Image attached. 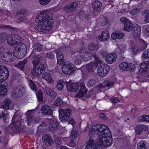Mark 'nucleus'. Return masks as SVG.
<instances>
[{"mask_svg":"<svg viewBox=\"0 0 149 149\" xmlns=\"http://www.w3.org/2000/svg\"><path fill=\"white\" fill-rule=\"evenodd\" d=\"M0 29H11V27L9 25H3L0 26Z\"/></svg>","mask_w":149,"mask_h":149,"instance_id":"69168bd1","label":"nucleus"},{"mask_svg":"<svg viewBox=\"0 0 149 149\" xmlns=\"http://www.w3.org/2000/svg\"><path fill=\"white\" fill-rule=\"evenodd\" d=\"M31 56L33 68H36L40 62L42 60V57L40 55L38 54H32Z\"/></svg>","mask_w":149,"mask_h":149,"instance_id":"9b49d317","label":"nucleus"},{"mask_svg":"<svg viewBox=\"0 0 149 149\" xmlns=\"http://www.w3.org/2000/svg\"><path fill=\"white\" fill-rule=\"evenodd\" d=\"M42 138L43 143L47 144L48 146H51L54 143L53 140L51 139L50 135L48 134H44Z\"/></svg>","mask_w":149,"mask_h":149,"instance_id":"dca6fc26","label":"nucleus"},{"mask_svg":"<svg viewBox=\"0 0 149 149\" xmlns=\"http://www.w3.org/2000/svg\"><path fill=\"white\" fill-rule=\"evenodd\" d=\"M140 71L141 72H146L149 68V61H144L140 65Z\"/></svg>","mask_w":149,"mask_h":149,"instance_id":"aec40b11","label":"nucleus"},{"mask_svg":"<svg viewBox=\"0 0 149 149\" xmlns=\"http://www.w3.org/2000/svg\"><path fill=\"white\" fill-rule=\"evenodd\" d=\"M49 128L51 130L54 131L58 128V123L56 120H50Z\"/></svg>","mask_w":149,"mask_h":149,"instance_id":"cd10ccee","label":"nucleus"},{"mask_svg":"<svg viewBox=\"0 0 149 149\" xmlns=\"http://www.w3.org/2000/svg\"><path fill=\"white\" fill-rule=\"evenodd\" d=\"M149 118L148 116L143 115L139 117V121L141 122L142 121H147V119Z\"/></svg>","mask_w":149,"mask_h":149,"instance_id":"5fc2aeb1","label":"nucleus"},{"mask_svg":"<svg viewBox=\"0 0 149 149\" xmlns=\"http://www.w3.org/2000/svg\"><path fill=\"white\" fill-rule=\"evenodd\" d=\"M145 33L146 35V36L149 37V27H145L144 29Z\"/></svg>","mask_w":149,"mask_h":149,"instance_id":"338daca9","label":"nucleus"},{"mask_svg":"<svg viewBox=\"0 0 149 149\" xmlns=\"http://www.w3.org/2000/svg\"><path fill=\"white\" fill-rule=\"evenodd\" d=\"M59 117L61 121L62 122L67 121L69 124H71L73 126L76 124V123L73 118H70L72 111L70 109H66L59 107L58 109Z\"/></svg>","mask_w":149,"mask_h":149,"instance_id":"7ed1b4c3","label":"nucleus"},{"mask_svg":"<svg viewBox=\"0 0 149 149\" xmlns=\"http://www.w3.org/2000/svg\"><path fill=\"white\" fill-rule=\"evenodd\" d=\"M116 58L117 55L115 53H112L108 54L106 57V62L108 64H112L113 62L116 61Z\"/></svg>","mask_w":149,"mask_h":149,"instance_id":"f3484780","label":"nucleus"},{"mask_svg":"<svg viewBox=\"0 0 149 149\" xmlns=\"http://www.w3.org/2000/svg\"><path fill=\"white\" fill-rule=\"evenodd\" d=\"M96 68L93 62H90L86 65V70L89 72H94Z\"/></svg>","mask_w":149,"mask_h":149,"instance_id":"bb28decb","label":"nucleus"},{"mask_svg":"<svg viewBox=\"0 0 149 149\" xmlns=\"http://www.w3.org/2000/svg\"><path fill=\"white\" fill-rule=\"evenodd\" d=\"M97 135L98 145L106 147L111 145L112 139L108 127L104 124H97L93 126L89 132V139L86 149H97V146L94 141V136Z\"/></svg>","mask_w":149,"mask_h":149,"instance_id":"f257e3e1","label":"nucleus"},{"mask_svg":"<svg viewBox=\"0 0 149 149\" xmlns=\"http://www.w3.org/2000/svg\"><path fill=\"white\" fill-rule=\"evenodd\" d=\"M27 48L25 45H18L13 50V54L10 52L4 53L2 55L1 58L5 62H11L14 60V55L18 58L21 59L25 56Z\"/></svg>","mask_w":149,"mask_h":149,"instance_id":"f03ea898","label":"nucleus"},{"mask_svg":"<svg viewBox=\"0 0 149 149\" xmlns=\"http://www.w3.org/2000/svg\"><path fill=\"white\" fill-rule=\"evenodd\" d=\"M22 121L18 116L14 114L12 119L11 124L10 125V130L13 132H18L21 130Z\"/></svg>","mask_w":149,"mask_h":149,"instance_id":"39448f33","label":"nucleus"},{"mask_svg":"<svg viewBox=\"0 0 149 149\" xmlns=\"http://www.w3.org/2000/svg\"><path fill=\"white\" fill-rule=\"evenodd\" d=\"M56 57L58 64L62 65L65 63V61L64 60V56L61 52H58L56 53Z\"/></svg>","mask_w":149,"mask_h":149,"instance_id":"4be33fe9","label":"nucleus"},{"mask_svg":"<svg viewBox=\"0 0 149 149\" xmlns=\"http://www.w3.org/2000/svg\"><path fill=\"white\" fill-rule=\"evenodd\" d=\"M142 57L146 59L149 58V49H147L143 52Z\"/></svg>","mask_w":149,"mask_h":149,"instance_id":"8fccbe9b","label":"nucleus"},{"mask_svg":"<svg viewBox=\"0 0 149 149\" xmlns=\"http://www.w3.org/2000/svg\"><path fill=\"white\" fill-rule=\"evenodd\" d=\"M126 70L127 71L132 72L134 71L135 69V65L132 63H128Z\"/></svg>","mask_w":149,"mask_h":149,"instance_id":"a19ab883","label":"nucleus"},{"mask_svg":"<svg viewBox=\"0 0 149 149\" xmlns=\"http://www.w3.org/2000/svg\"><path fill=\"white\" fill-rule=\"evenodd\" d=\"M120 22L124 24V25L125 23H127L129 20L125 17H122L120 19Z\"/></svg>","mask_w":149,"mask_h":149,"instance_id":"0e129e2a","label":"nucleus"},{"mask_svg":"<svg viewBox=\"0 0 149 149\" xmlns=\"http://www.w3.org/2000/svg\"><path fill=\"white\" fill-rule=\"evenodd\" d=\"M80 86V88L79 91L76 95V96L78 97H83L87 93V91L83 83L81 84Z\"/></svg>","mask_w":149,"mask_h":149,"instance_id":"ddd939ff","label":"nucleus"},{"mask_svg":"<svg viewBox=\"0 0 149 149\" xmlns=\"http://www.w3.org/2000/svg\"><path fill=\"white\" fill-rule=\"evenodd\" d=\"M88 49L90 51H97L98 47L93 42H91L88 46Z\"/></svg>","mask_w":149,"mask_h":149,"instance_id":"ea45409f","label":"nucleus"},{"mask_svg":"<svg viewBox=\"0 0 149 149\" xmlns=\"http://www.w3.org/2000/svg\"><path fill=\"white\" fill-rule=\"evenodd\" d=\"M114 82L110 81L109 80H106L104 83V85L103 86V87H109L112 86L114 83Z\"/></svg>","mask_w":149,"mask_h":149,"instance_id":"a18cd8bd","label":"nucleus"},{"mask_svg":"<svg viewBox=\"0 0 149 149\" xmlns=\"http://www.w3.org/2000/svg\"><path fill=\"white\" fill-rule=\"evenodd\" d=\"M110 101L112 103H116L118 102L119 100H118L116 97L113 98H111L110 100Z\"/></svg>","mask_w":149,"mask_h":149,"instance_id":"774afa93","label":"nucleus"},{"mask_svg":"<svg viewBox=\"0 0 149 149\" xmlns=\"http://www.w3.org/2000/svg\"><path fill=\"white\" fill-rule=\"evenodd\" d=\"M133 26V24L130 20L128 21L127 23H125L124 25V30L127 31H131Z\"/></svg>","mask_w":149,"mask_h":149,"instance_id":"7c9ffc66","label":"nucleus"},{"mask_svg":"<svg viewBox=\"0 0 149 149\" xmlns=\"http://www.w3.org/2000/svg\"><path fill=\"white\" fill-rule=\"evenodd\" d=\"M93 56L95 59V62H94V64L97 67L98 66L101 65L102 63V61L100 60L99 58L97 56L96 54H94Z\"/></svg>","mask_w":149,"mask_h":149,"instance_id":"c9c22d12","label":"nucleus"},{"mask_svg":"<svg viewBox=\"0 0 149 149\" xmlns=\"http://www.w3.org/2000/svg\"><path fill=\"white\" fill-rule=\"evenodd\" d=\"M47 66V64L45 63L41 62L37 68H34L31 72L33 76H36L43 73Z\"/></svg>","mask_w":149,"mask_h":149,"instance_id":"1a4fd4ad","label":"nucleus"},{"mask_svg":"<svg viewBox=\"0 0 149 149\" xmlns=\"http://www.w3.org/2000/svg\"><path fill=\"white\" fill-rule=\"evenodd\" d=\"M35 110H31L28 111L26 113L25 115L27 116V119L26 121L28 123H30L33 119V116L32 114Z\"/></svg>","mask_w":149,"mask_h":149,"instance_id":"393cba45","label":"nucleus"},{"mask_svg":"<svg viewBox=\"0 0 149 149\" xmlns=\"http://www.w3.org/2000/svg\"><path fill=\"white\" fill-rule=\"evenodd\" d=\"M148 129V127L146 125H139L137 126L135 130L136 134L138 135H141L144 131H146Z\"/></svg>","mask_w":149,"mask_h":149,"instance_id":"6ab92c4d","label":"nucleus"},{"mask_svg":"<svg viewBox=\"0 0 149 149\" xmlns=\"http://www.w3.org/2000/svg\"><path fill=\"white\" fill-rule=\"evenodd\" d=\"M63 84V83H60L57 85L56 88L58 90L61 91L63 89L64 86Z\"/></svg>","mask_w":149,"mask_h":149,"instance_id":"052dcab7","label":"nucleus"},{"mask_svg":"<svg viewBox=\"0 0 149 149\" xmlns=\"http://www.w3.org/2000/svg\"><path fill=\"white\" fill-rule=\"evenodd\" d=\"M79 54L81 58L85 61H88L91 59L93 55L91 53L87 52L84 49H83L81 50Z\"/></svg>","mask_w":149,"mask_h":149,"instance_id":"f8f14e48","label":"nucleus"},{"mask_svg":"<svg viewBox=\"0 0 149 149\" xmlns=\"http://www.w3.org/2000/svg\"><path fill=\"white\" fill-rule=\"evenodd\" d=\"M42 23V31L44 33H47L51 30L52 27V24H47L46 22L45 23Z\"/></svg>","mask_w":149,"mask_h":149,"instance_id":"5701e85b","label":"nucleus"},{"mask_svg":"<svg viewBox=\"0 0 149 149\" xmlns=\"http://www.w3.org/2000/svg\"><path fill=\"white\" fill-rule=\"evenodd\" d=\"M27 62V60L25 59L23 61L19 62L17 65V66L21 70H23L24 69L25 65Z\"/></svg>","mask_w":149,"mask_h":149,"instance_id":"e433bc0d","label":"nucleus"},{"mask_svg":"<svg viewBox=\"0 0 149 149\" xmlns=\"http://www.w3.org/2000/svg\"><path fill=\"white\" fill-rule=\"evenodd\" d=\"M51 0H39L40 3L42 5L47 4Z\"/></svg>","mask_w":149,"mask_h":149,"instance_id":"e2e57ef3","label":"nucleus"},{"mask_svg":"<svg viewBox=\"0 0 149 149\" xmlns=\"http://www.w3.org/2000/svg\"><path fill=\"white\" fill-rule=\"evenodd\" d=\"M138 149H147L146 144L143 141H140L137 144Z\"/></svg>","mask_w":149,"mask_h":149,"instance_id":"37998d69","label":"nucleus"},{"mask_svg":"<svg viewBox=\"0 0 149 149\" xmlns=\"http://www.w3.org/2000/svg\"><path fill=\"white\" fill-rule=\"evenodd\" d=\"M42 77L45 80L48 81L49 83H51L53 81L51 77L50 74L49 73L45 72L42 76Z\"/></svg>","mask_w":149,"mask_h":149,"instance_id":"2f4dec72","label":"nucleus"},{"mask_svg":"<svg viewBox=\"0 0 149 149\" xmlns=\"http://www.w3.org/2000/svg\"><path fill=\"white\" fill-rule=\"evenodd\" d=\"M62 103V101L61 99L60 98L58 97L54 102V103L55 105L58 106L60 105Z\"/></svg>","mask_w":149,"mask_h":149,"instance_id":"4d7b16f0","label":"nucleus"},{"mask_svg":"<svg viewBox=\"0 0 149 149\" xmlns=\"http://www.w3.org/2000/svg\"><path fill=\"white\" fill-rule=\"evenodd\" d=\"M78 134L77 132L76 131H72L71 134V138H74L78 136Z\"/></svg>","mask_w":149,"mask_h":149,"instance_id":"13d9d810","label":"nucleus"},{"mask_svg":"<svg viewBox=\"0 0 149 149\" xmlns=\"http://www.w3.org/2000/svg\"><path fill=\"white\" fill-rule=\"evenodd\" d=\"M110 71L109 67L107 64L101 65L97 68V72L98 74L101 77L106 75Z\"/></svg>","mask_w":149,"mask_h":149,"instance_id":"6e6552de","label":"nucleus"},{"mask_svg":"<svg viewBox=\"0 0 149 149\" xmlns=\"http://www.w3.org/2000/svg\"><path fill=\"white\" fill-rule=\"evenodd\" d=\"M66 86L68 91L72 92L77 91L79 87V84L77 82L71 84H66Z\"/></svg>","mask_w":149,"mask_h":149,"instance_id":"4468645a","label":"nucleus"},{"mask_svg":"<svg viewBox=\"0 0 149 149\" xmlns=\"http://www.w3.org/2000/svg\"><path fill=\"white\" fill-rule=\"evenodd\" d=\"M102 6V3L99 1H95L92 4V7L95 11H99Z\"/></svg>","mask_w":149,"mask_h":149,"instance_id":"412c9836","label":"nucleus"},{"mask_svg":"<svg viewBox=\"0 0 149 149\" xmlns=\"http://www.w3.org/2000/svg\"><path fill=\"white\" fill-rule=\"evenodd\" d=\"M20 94L22 96L24 94L26 90V87L22 85L19 86L17 88Z\"/></svg>","mask_w":149,"mask_h":149,"instance_id":"49530a36","label":"nucleus"},{"mask_svg":"<svg viewBox=\"0 0 149 149\" xmlns=\"http://www.w3.org/2000/svg\"><path fill=\"white\" fill-rule=\"evenodd\" d=\"M29 84L31 89L34 92L36 91L37 90L36 85L32 80H30Z\"/></svg>","mask_w":149,"mask_h":149,"instance_id":"79ce46f5","label":"nucleus"},{"mask_svg":"<svg viewBox=\"0 0 149 149\" xmlns=\"http://www.w3.org/2000/svg\"><path fill=\"white\" fill-rule=\"evenodd\" d=\"M54 139L55 142L57 145H60L63 141V139L61 137L55 136Z\"/></svg>","mask_w":149,"mask_h":149,"instance_id":"09e8293b","label":"nucleus"},{"mask_svg":"<svg viewBox=\"0 0 149 149\" xmlns=\"http://www.w3.org/2000/svg\"><path fill=\"white\" fill-rule=\"evenodd\" d=\"M142 14L144 17V22L146 23H149V10L147 9L143 10Z\"/></svg>","mask_w":149,"mask_h":149,"instance_id":"c85d7f7f","label":"nucleus"},{"mask_svg":"<svg viewBox=\"0 0 149 149\" xmlns=\"http://www.w3.org/2000/svg\"><path fill=\"white\" fill-rule=\"evenodd\" d=\"M63 10L66 13H69L73 11L70 5L65 6L63 8Z\"/></svg>","mask_w":149,"mask_h":149,"instance_id":"3c124183","label":"nucleus"},{"mask_svg":"<svg viewBox=\"0 0 149 149\" xmlns=\"http://www.w3.org/2000/svg\"><path fill=\"white\" fill-rule=\"evenodd\" d=\"M11 95L13 97H19L22 96L19 93L17 88L14 89Z\"/></svg>","mask_w":149,"mask_h":149,"instance_id":"4c0bfd02","label":"nucleus"},{"mask_svg":"<svg viewBox=\"0 0 149 149\" xmlns=\"http://www.w3.org/2000/svg\"><path fill=\"white\" fill-rule=\"evenodd\" d=\"M41 112L43 115H51L52 114L53 111L50 107L45 104L42 107L41 109Z\"/></svg>","mask_w":149,"mask_h":149,"instance_id":"2eb2a0df","label":"nucleus"},{"mask_svg":"<svg viewBox=\"0 0 149 149\" xmlns=\"http://www.w3.org/2000/svg\"><path fill=\"white\" fill-rule=\"evenodd\" d=\"M109 35L108 31H104L102 34V36L99 38V39L100 41H103L106 40L109 38Z\"/></svg>","mask_w":149,"mask_h":149,"instance_id":"c756f323","label":"nucleus"},{"mask_svg":"<svg viewBox=\"0 0 149 149\" xmlns=\"http://www.w3.org/2000/svg\"><path fill=\"white\" fill-rule=\"evenodd\" d=\"M35 29L39 32H42L41 24L36 25L34 27Z\"/></svg>","mask_w":149,"mask_h":149,"instance_id":"680f3d73","label":"nucleus"},{"mask_svg":"<svg viewBox=\"0 0 149 149\" xmlns=\"http://www.w3.org/2000/svg\"><path fill=\"white\" fill-rule=\"evenodd\" d=\"M11 103V101L10 99L6 100L4 103L1 106V108L6 110L9 109V105Z\"/></svg>","mask_w":149,"mask_h":149,"instance_id":"f704fd0d","label":"nucleus"},{"mask_svg":"<svg viewBox=\"0 0 149 149\" xmlns=\"http://www.w3.org/2000/svg\"><path fill=\"white\" fill-rule=\"evenodd\" d=\"M44 92L47 95L52 97L54 98H55L57 96L56 93L48 88H45L44 90Z\"/></svg>","mask_w":149,"mask_h":149,"instance_id":"a878e982","label":"nucleus"},{"mask_svg":"<svg viewBox=\"0 0 149 149\" xmlns=\"http://www.w3.org/2000/svg\"><path fill=\"white\" fill-rule=\"evenodd\" d=\"M70 7L73 11L75 10L78 6L77 3L76 2H73L71 4H70Z\"/></svg>","mask_w":149,"mask_h":149,"instance_id":"6e6d98bb","label":"nucleus"},{"mask_svg":"<svg viewBox=\"0 0 149 149\" xmlns=\"http://www.w3.org/2000/svg\"><path fill=\"white\" fill-rule=\"evenodd\" d=\"M46 56L48 58L53 59L54 58V55L51 52L48 53L46 54Z\"/></svg>","mask_w":149,"mask_h":149,"instance_id":"bf43d9fd","label":"nucleus"},{"mask_svg":"<svg viewBox=\"0 0 149 149\" xmlns=\"http://www.w3.org/2000/svg\"><path fill=\"white\" fill-rule=\"evenodd\" d=\"M9 76L8 69L6 67L0 65V82L7 79Z\"/></svg>","mask_w":149,"mask_h":149,"instance_id":"9d476101","label":"nucleus"},{"mask_svg":"<svg viewBox=\"0 0 149 149\" xmlns=\"http://www.w3.org/2000/svg\"><path fill=\"white\" fill-rule=\"evenodd\" d=\"M62 67L63 72L65 74H70L75 71V69L73 65L70 63L69 62L63 64Z\"/></svg>","mask_w":149,"mask_h":149,"instance_id":"0eeeda50","label":"nucleus"},{"mask_svg":"<svg viewBox=\"0 0 149 149\" xmlns=\"http://www.w3.org/2000/svg\"><path fill=\"white\" fill-rule=\"evenodd\" d=\"M7 41L10 45L14 46L22 42V39L18 35L12 34L9 36Z\"/></svg>","mask_w":149,"mask_h":149,"instance_id":"423d86ee","label":"nucleus"},{"mask_svg":"<svg viewBox=\"0 0 149 149\" xmlns=\"http://www.w3.org/2000/svg\"><path fill=\"white\" fill-rule=\"evenodd\" d=\"M141 28L136 26L134 28L133 31H132L133 36L135 37L139 36L141 33Z\"/></svg>","mask_w":149,"mask_h":149,"instance_id":"473e14b6","label":"nucleus"},{"mask_svg":"<svg viewBox=\"0 0 149 149\" xmlns=\"http://www.w3.org/2000/svg\"><path fill=\"white\" fill-rule=\"evenodd\" d=\"M125 34L123 33L114 32L112 33L111 36L113 40L116 39H120L123 38Z\"/></svg>","mask_w":149,"mask_h":149,"instance_id":"b1692460","label":"nucleus"},{"mask_svg":"<svg viewBox=\"0 0 149 149\" xmlns=\"http://www.w3.org/2000/svg\"><path fill=\"white\" fill-rule=\"evenodd\" d=\"M8 89V83L3 82V84H0V96L5 95L7 93Z\"/></svg>","mask_w":149,"mask_h":149,"instance_id":"a211bd4d","label":"nucleus"},{"mask_svg":"<svg viewBox=\"0 0 149 149\" xmlns=\"http://www.w3.org/2000/svg\"><path fill=\"white\" fill-rule=\"evenodd\" d=\"M35 20L36 23H45L46 22L47 24H52L54 22L52 16L49 15L47 10L41 11Z\"/></svg>","mask_w":149,"mask_h":149,"instance_id":"20e7f679","label":"nucleus"},{"mask_svg":"<svg viewBox=\"0 0 149 149\" xmlns=\"http://www.w3.org/2000/svg\"><path fill=\"white\" fill-rule=\"evenodd\" d=\"M42 46L39 43L34 44L33 46V50L37 52H41L42 50Z\"/></svg>","mask_w":149,"mask_h":149,"instance_id":"72a5a7b5","label":"nucleus"},{"mask_svg":"<svg viewBox=\"0 0 149 149\" xmlns=\"http://www.w3.org/2000/svg\"><path fill=\"white\" fill-rule=\"evenodd\" d=\"M7 34L5 33H0V44L4 42L7 38Z\"/></svg>","mask_w":149,"mask_h":149,"instance_id":"58836bf2","label":"nucleus"},{"mask_svg":"<svg viewBox=\"0 0 149 149\" xmlns=\"http://www.w3.org/2000/svg\"><path fill=\"white\" fill-rule=\"evenodd\" d=\"M128 63L126 62H123L121 63L119 66L120 69L123 70H126L128 65Z\"/></svg>","mask_w":149,"mask_h":149,"instance_id":"de8ad7c7","label":"nucleus"},{"mask_svg":"<svg viewBox=\"0 0 149 149\" xmlns=\"http://www.w3.org/2000/svg\"><path fill=\"white\" fill-rule=\"evenodd\" d=\"M102 19V21H101V24L102 26L104 27L105 26H108L109 24V22L108 21L107 18L104 17Z\"/></svg>","mask_w":149,"mask_h":149,"instance_id":"c03bdc74","label":"nucleus"},{"mask_svg":"<svg viewBox=\"0 0 149 149\" xmlns=\"http://www.w3.org/2000/svg\"><path fill=\"white\" fill-rule=\"evenodd\" d=\"M95 81L94 79H90L88 81L87 86L89 87H92L94 86L96 84Z\"/></svg>","mask_w":149,"mask_h":149,"instance_id":"864d4df0","label":"nucleus"},{"mask_svg":"<svg viewBox=\"0 0 149 149\" xmlns=\"http://www.w3.org/2000/svg\"><path fill=\"white\" fill-rule=\"evenodd\" d=\"M36 96L38 99L40 101H42L43 100V93L41 90H39L38 91Z\"/></svg>","mask_w":149,"mask_h":149,"instance_id":"603ef678","label":"nucleus"}]
</instances>
